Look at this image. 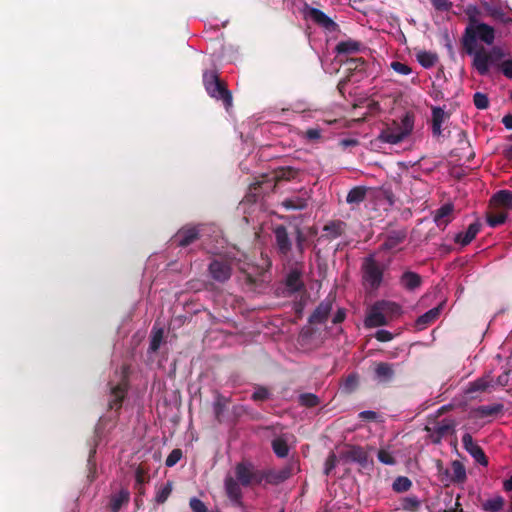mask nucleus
Segmentation results:
<instances>
[{"label":"nucleus","instance_id":"60","mask_svg":"<svg viewBox=\"0 0 512 512\" xmlns=\"http://www.w3.org/2000/svg\"><path fill=\"white\" fill-rule=\"evenodd\" d=\"M431 3L438 11H449L452 8V2L449 0H431Z\"/></svg>","mask_w":512,"mask_h":512},{"label":"nucleus","instance_id":"12","mask_svg":"<svg viewBox=\"0 0 512 512\" xmlns=\"http://www.w3.org/2000/svg\"><path fill=\"white\" fill-rule=\"evenodd\" d=\"M208 271L213 280L225 283L231 278L232 266L226 260L214 259L210 262Z\"/></svg>","mask_w":512,"mask_h":512},{"label":"nucleus","instance_id":"6","mask_svg":"<svg viewBox=\"0 0 512 512\" xmlns=\"http://www.w3.org/2000/svg\"><path fill=\"white\" fill-rule=\"evenodd\" d=\"M282 219L289 220V226H292L293 233L296 237V249L299 253H303L305 250V244L307 242L308 236H315L317 234V230L314 227H302L300 223V219L302 220V215H290L287 217L281 216Z\"/></svg>","mask_w":512,"mask_h":512},{"label":"nucleus","instance_id":"8","mask_svg":"<svg viewBox=\"0 0 512 512\" xmlns=\"http://www.w3.org/2000/svg\"><path fill=\"white\" fill-rule=\"evenodd\" d=\"M202 225L187 224L181 227L171 238L172 244L177 247H187L200 238Z\"/></svg>","mask_w":512,"mask_h":512},{"label":"nucleus","instance_id":"15","mask_svg":"<svg viewBox=\"0 0 512 512\" xmlns=\"http://www.w3.org/2000/svg\"><path fill=\"white\" fill-rule=\"evenodd\" d=\"M462 444L464 449L474 458L477 463L483 466L488 465V458L485 455L484 450L474 442L471 434L465 433L462 436Z\"/></svg>","mask_w":512,"mask_h":512},{"label":"nucleus","instance_id":"36","mask_svg":"<svg viewBox=\"0 0 512 512\" xmlns=\"http://www.w3.org/2000/svg\"><path fill=\"white\" fill-rule=\"evenodd\" d=\"M416 57L420 65L426 69L433 67L438 61L437 54L430 51H420Z\"/></svg>","mask_w":512,"mask_h":512},{"label":"nucleus","instance_id":"63","mask_svg":"<svg viewBox=\"0 0 512 512\" xmlns=\"http://www.w3.org/2000/svg\"><path fill=\"white\" fill-rule=\"evenodd\" d=\"M346 318V311L343 308H339L332 318L333 324L342 323Z\"/></svg>","mask_w":512,"mask_h":512},{"label":"nucleus","instance_id":"26","mask_svg":"<svg viewBox=\"0 0 512 512\" xmlns=\"http://www.w3.org/2000/svg\"><path fill=\"white\" fill-rule=\"evenodd\" d=\"M395 375L394 365L387 362H379L375 367V376L380 382H390Z\"/></svg>","mask_w":512,"mask_h":512},{"label":"nucleus","instance_id":"52","mask_svg":"<svg viewBox=\"0 0 512 512\" xmlns=\"http://www.w3.org/2000/svg\"><path fill=\"white\" fill-rule=\"evenodd\" d=\"M420 506V501L416 496L406 497L402 502V508L404 510L414 511Z\"/></svg>","mask_w":512,"mask_h":512},{"label":"nucleus","instance_id":"49","mask_svg":"<svg viewBox=\"0 0 512 512\" xmlns=\"http://www.w3.org/2000/svg\"><path fill=\"white\" fill-rule=\"evenodd\" d=\"M183 453L182 450L179 448L173 449L170 454L167 456L165 460V465L167 467H173L175 466L182 458Z\"/></svg>","mask_w":512,"mask_h":512},{"label":"nucleus","instance_id":"51","mask_svg":"<svg viewBox=\"0 0 512 512\" xmlns=\"http://www.w3.org/2000/svg\"><path fill=\"white\" fill-rule=\"evenodd\" d=\"M189 506L193 512H209L205 503L197 497H192L189 500Z\"/></svg>","mask_w":512,"mask_h":512},{"label":"nucleus","instance_id":"22","mask_svg":"<svg viewBox=\"0 0 512 512\" xmlns=\"http://www.w3.org/2000/svg\"><path fill=\"white\" fill-rule=\"evenodd\" d=\"M481 227L482 225L479 221L471 223L465 232H460L455 236V243L461 244L462 246L470 244L480 232Z\"/></svg>","mask_w":512,"mask_h":512},{"label":"nucleus","instance_id":"24","mask_svg":"<svg viewBox=\"0 0 512 512\" xmlns=\"http://www.w3.org/2000/svg\"><path fill=\"white\" fill-rule=\"evenodd\" d=\"M379 305L380 310L385 314L388 322L399 317L402 314V308L399 304L388 300L376 301Z\"/></svg>","mask_w":512,"mask_h":512},{"label":"nucleus","instance_id":"46","mask_svg":"<svg viewBox=\"0 0 512 512\" xmlns=\"http://www.w3.org/2000/svg\"><path fill=\"white\" fill-rule=\"evenodd\" d=\"M487 56L489 58L490 65L498 66V64L502 62L505 53L500 47L494 46L490 51H487Z\"/></svg>","mask_w":512,"mask_h":512},{"label":"nucleus","instance_id":"9","mask_svg":"<svg viewBox=\"0 0 512 512\" xmlns=\"http://www.w3.org/2000/svg\"><path fill=\"white\" fill-rule=\"evenodd\" d=\"M289 223V220H287ZM291 226L284 224L275 225L272 229L275 237V247L279 255L287 257L292 251V242L288 229Z\"/></svg>","mask_w":512,"mask_h":512},{"label":"nucleus","instance_id":"37","mask_svg":"<svg viewBox=\"0 0 512 512\" xmlns=\"http://www.w3.org/2000/svg\"><path fill=\"white\" fill-rule=\"evenodd\" d=\"M406 238V231L399 230V231H392L388 234L384 246L387 249H393L396 246H398L400 243H402Z\"/></svg>","mask_w":512,"mask_h":512},{"label":"nucleus","instance_id":"33","mask_svg":"<svg viewBox=\"0 0 512 512\" xmlns=\"http://www.w3.org/2000/svg\"><path fill=\"white\" fill-rule=\"evenodd\" d=\"M228 403H229L228 398L221 395L220 393L216 394L215 401L213 403V412H214L216 420L219 423L222 422L223 414L227 409Z\"/></svg>","mask_w":512,"mask_h":512},{"label":"nucleus","instance_id":"5","mask_svg":"<svg viewBox=\"0 0 512 512\" xmlns=\"http://www.w3.org/2000/svg\"><path fill=\"white\" fill-rule=\"evenodd\" d=\"M383 272V265L376 261L374 256L370 255L364 259L362 263V277L370 288L377 289L380 287L383 280Z\"/></svg>","mask_w":512,"mask_h":512},{"label":"nucleus","instance_id":"62","mask_svg":"<svg viewBox=\"0 0 512 512\" xmlns=\"http://www.w3.org/2000/svg\"><path fill=\"white\" fill-rule=\"evenodd\" d=\"M366 194H347L346 202L349 204H360L364 201Z\"/></svg>","mask_w":512,"mask_h":512},{"label":"nucleus","instance_id":"40","mask_svg":"<svg viewBox=\"0 0 512 512\" xmlns=\"http://www.w3.org/2000/svg\"><path fill=\"white\" fill-rule=\"evenodd\" d=\"M455 422L451 419H444L441 422H438L434 427L435 434H439L440 437H444L448 435L450 432L454 431Z\"/></svg>","mask_w":512,"mask_h":512},{"label":"nucleus","instance_id":"48","mask_svg":"<svg viewBox=\"0 0 512 512\" xmlns=\"http://www.w3.org/2000/svg\"><path fill=\"white\" fill-rule=\"evenodd\" d=\"M473 103L477 109H487L489 107L488 96L484 93L476 92L473 96Z\"/></svg>","mask_w":512,"mask_h":512},{"label":"nucleus","instance_id":"45","mask_svg":"<svg viewBox=\"0 0 512 512\" xmlns=\"http://www.w3.org/2000/svg\"><path fill=\"white\" fill-rule=\"evenodd\" d=\"M282 205L287 210H302V209L306 208L307 200L306 199H302V198H296L295 200L291 199V198H288V199H285L282 202Z\"/></svg>","mask_w":512,"mask_h":512},{"label":"nucleus","instance_id":"25","mask_svg":"<svg viewBox=\"0 0 512 512\" xmlns=\"http://www.w3.org/2000/svg\"><path fill=\"white\" fill-rule=\"evenodd\" d=\"M449 115L443 108L434 106L432 107V133L434 136H440L442 133V124Z\"/></svg>","mask_w":512,"mask_h":512},{"label":"nucleus","instance_id":"21","mask_svg":"<svg viewBox=\"0 0 512 512\" xmlns=\"http://www.w3.org/2000/svg\"><path fill=\"white\" fill-rule=\"evenodd\" d=\"M474 56L473 66L477 70L480 75H486L489 72V58L487 56V51L481 47L480 49L474 48V52L472 54Z\"/></svg>","mask_w":512,"mask_h":512},{"label":"nucleus","instance_id":"31","mask_svg":"<svg viewBox=\"0 0 512 512\" xmlns=\"http://www.w3.org/2000/svg\"><path fill=\"white\" fill-rule=\"evenodd\" d=\"M490 205L493 209L503 208L506 211H512V194H493Z\"/></svg>","mask_w":512,"mask_h":512},{"label":"nucleus","instance_id":"61","mask_svg":"<svg viewBox=\"0 0 512 512\" xmlns=\"http://www.w3.org/2000/svg\"><path fill=\"white\" fill-rule=\"evenodd\" d=\"M374 337L379 342H389L394 338V336L391 332H389L388 330H384V329L378 330L375 333Z\"/></svg>","mask_w":512,"mask_h":512},{"label":"nucleus","instance_id":"11","mask_svg":"<svg viewBox=\"0 0 512 512\" xmlns=\"http://www.w3.org/2000/svg\"><path fill=\"white\" fill-rule=\"evenodd\" d=\"M335 297L329 294L322 300L308 318L311 325L323 324L327 321L332 309Z\"/></svg>","mask_w":512,"mask_h":512},{"label":"nucleus","instance_id":"50","mask_svg":"<svg viewBox=\"0 0 512 512\" xmlns=\"http://www.w3.org/2000/svg\"><path fill=\"white\" fill-rule=\"evenodd\" d=\"M377 457H378V460L385 465L396 464V460L393 457V455L385 449H380L378 451Z\"/></svg>","mask_w":512,"mask_h":512},{"label":"nucleus","instance_id":"53","mask_svg":"<svg viewBox=\"0 0 512 512\" xmlns=\"http://www.w3.org/2000/svg\"><path fill=\"white\" fill-rule=\"evenodd\" d=\"M391 68L398 74L408 75L412 72V69L405 63L399 61H393L391 63Z\"/></svg>","mask_w":512,"mask_h":512},{"label":"nucleus","instance_id":"29","mask_svg":"<svg viewBox=\"0 0 512 512\" xmlns=\"http://www.w3.org/2000/svg\"><path fill=\"white\" fill-rule=\"evenodd\" d=\"M361 46H362L361 42L353 40V39H348L345 41H340L336 45L335 51L337 52L338 55L351 54V53H356V52L360 51Z\"/></svg>","mask_w":512,"mask_h":512},{"label":"nucleus","instance_id":"30","mask_svg":"<svg viewBox=\"0 0 512 512\" xmlns=\"http://www.w3.org/2000/svg\"><path fill=\"white\" fill-rule=\"evenodd\" d=\"M441 306L435 307L424 313L423 315L419 316L416 320V326L419 329H424L428 325L432 324L434 321L437 320V318L440 315Z\"/></svg>","mask_w":512,"mask_h":512},{"label":"nucleus","instance_id":"64","mask_svg":"<svg viewBox=\"0 0 512 512\" xmlns=\"http://www.w3.org/2000/svg\"><path fill=\"white\" fill-rule=\"evenodd\" d=\"M359 418L367 421H374L377 419V413L371 410H365L359 413Z\"/></svg>","mask_w":512,"mask_h":512},{"label":"nucleus","instance_id":"42","mask_svg":"<svg viewBox=\"0 0 512 512\" xmlns=\"http://www.w3.org/2000/svg\"><path fill=\"white\" fill-rule=\"evenodd\" d=\"M173 489V483L168 481L164 486H162L155 495V501L158 504H163L167 501Z\"/></svg>","mask_w":512,"mask_h":512},{"label":"nucleus","instance_id":"35","mask_svg":"<svg viewBox=\"0 0 512 512\" xmlns=\"http://www.w3.org/2000/svg\"><path fill=\"white\" fill-rule=\"evenodd\" d=\"M505 500L502 496H495L482 503V509L487 512H500L504 508Z\"/></svg>","mask_w":512,"mask_h":512},{"label":"nucleus","instance_id":"3","mask_svg":"<svg viewBox=\"0 0 512 512\" xmlns=\"http://www.w3.org/2000/svg\"><path fill=\"white\" fill-rule=\"evenodd\" d=\"M477 39H480L487 45L493 44L495 40V30L486 23H477L476 25H468L462 36V45L465 52L471 55L477 46Z\"/></svg>","mask_w":512,"mask_h":512},{"label":"nucleus","instance_id":"39","mask_svg":"<svg viewBox=\"0 0 512 512\" xmlns=\"http://www.w3.org/2000/svg\"><path fill=\"white\" fill-rule=\"evenodd\" d=\"M466 477L464 465L458 460L453 461L451 481L454 483H462L466 480Z\"/></svg>","mask_w":512,"mask_h":512},{"label":"nucleus","instance_id":"18","mask_svg":"<svg viewBox=\"0 0 512 512\" xmlns=\"http://www.w3.org/2000/svg\"><path fill=\"white\" fill-rule=\"evenodd\" d=\"M309 18L314 21L317 25L325 28L328 31H335L337 24L328 17L323 11L310 7L307 12Z\"/></svg>","mask_w":512,"mask_h":512},{"label":"nucleus","instance_id":"56","mask_svg":"<svg viewBox=\"0 0 512 512\" xmlns=\"http://www.w3.org/2000/svg\"><path fill=\"white\" fill-rule=\"evenodd\" d=\"M498 68L508 79H512V59L503 60L498 64Z\"/></svg>","mask_w":512,"mask_h":512},{"label":"nucleus","instance_id":"23","mask_svg":"<svg viewBox=\"0 0 512 512\" xmlns=\"http://www.w3.org/2000/svg\"><path fill=\"white\" fill-rule=\"evenodd\" d=\"M507 216L506 210L503 208L493 209L489 204L486 212V222L491 228H496L506 222Z\"/></svg>","mask_w":512,"mask_h":512},{"label":"nucleus","instance_id":"44","mask_svg":"<svg viewBox=\"0 0 512 512\" xmlns=\"http://www.w3.org/2000/svg\"><path fill=\"white\" fill-rule=\"evenodd\" d=\"M412 486V482L408 477L398 476L393 482V490L399 493L408 491Z\"/></svg>","mask_w":512,"mask_h":512},{"label":"nucleus","instance_id":"19","mask_svg":"<svg viewBox=\"0 0 512 512\" xmlns=\"http://www.w3.org/2000/svg\"><path fill=\"white\" fill-rule=\"evenodd\" d=\"M455 207L453 203L448 202L443 204L439 209L434 212V222L438 227H446L454 219Z\"/></svg>","mask_w":512,"mask_h":512},{"label":"nucleus","instance_id":"47","mask_svg":"<svg viewBox=\"0 0 512 512\" xmlns=\"http://www.w3.org/2000/svg\"><path fill=\"white\" fill-rule=\"evenodd\" d=\"M149 480L150 476L148 474V470L142 465H139L135 471L136 486H143L145 483H148Z\"/></svg>","mask_w":512,"mask_h":512},{"label":"nucleus","instance_id":"41","mask_svg":"<svg viewBox=\"0 0 512 512\" xmlns=\"http://www.w3.org/2000/svg\"><path fill=\"white\" fill-rule=\"evenodd\" d=\"M320 399L313 393H302L299 395V404L307 408H313L319 405Z\"/></svg>","mask_w":512,"mask_h":512},{"label":"nucleus","instance_id":"57","mask_svg":"<svg viewBox=\"0 0 512 512\" xmlns=\"http://www.w3.org/2000/svg\"><path fill=\"white\" fill-rule=\"evenodd\" d=\"M162 339H163V332H162V330H159L152 336V339H151L150 345H149V350L152 352H156L160 347Z\"/></svg>","mask_w":512,"mask_h":512},{"label":"nucleus","instance_id":"17","mask_svg":"<svg viewBox=\"0 0 512 512\" xmlns=\"http://www.w3.org/2000/svg\"><path fill=\"white\" fill-rule=\"evenodd\" d=\"M490 388H494V380L490 375H485L470 382L465 390V394L469 397V399L473 400L476 399L474 393L485 392Z\"/></svg>","mask_w":512,"mask_h":512},{"label":"nucleus","instance_id":"7","mask_svg":"<svg viewBox=\"0 0 512 512\" xmlns=\"http://www.w3.org/2000/svg\"><path fill=\"white\" fill-rule=\"evenodd\" d=\"M403 123L405 128H401L398 124H395L393 127H388L382 130L378 139L389 144H398L402 142L412 130V125L410 124L407 116L404 118Z\"/></svg>","mask_w":512,"mask_h":512},{"label":"nucleus","instance_id":"32","mask_svg":"<svg viewBox=\"0 0 512 512\" xmlns=\"http://www.w3.org/2000/svg\"><path fill=\"white\" fill-rule=\"evenodd\" d=\"M504 410V405L502 403H495L492 405H482L474 409V413L479 417H489L495 416L497 414L502 413Z\"/></svg>","mask_w":512,"mask_h":512},{"label":"nucleus","instance_id":"13","mask_svg":"<svg viewBox=\"0 0 512 512\" xmlns=\"http://www.w3.org/2000/svg\"><path fill=\"white\" fill-rule=\"evenodd\" d=\"M128 388L129 385L126 378H123L120 383L111 387L110 398L108 401V408L110 410L119 411L121 409L122 403L126 398Z\"/></svg>","mask_w":512,"mask_h":512},{"label":"nucleus","instance_id":"54","mask_svg":"<svg viewBox=\"0 0 512 512\" xmlns=\"http://www.w3.org/2000/svg\"><path fill=\"white\" fill-rule=\"evenodd\" d=\"M465 13L467 14L469 18V25H476L477 22V16L480 14V11L477 6L475 5H469L467 6Z\"/></svg>","mask_w":512,"mask_h":512},{"label":"nucleus","instance_id":"1","mask_svg":"<svg viewBox=\"0 0 512 512\" xmlns=\"http://www.w3.org/2000/svg\"><path fill=\"white\" fill-rule=\"evenodd\" d=\"M262 484V470L251 461H241L234 466V475H227L224 479L225 493L229 500L237 507H243V488Z\"/></svg>","mask_w":512,"mask_h":512},{"label":"nucleus","instance_id":"4","mask_svg":"<svg viewBox=\"0 0 512 512\" xmlns=\"http://www.w3.org/2000/svg\"><path fill=\"white\" fill-rule=\"evenodd\" d=\"M203 85L207 94L217 101H222L226 110L232 106L233 97L226 83L220 79L217 71L206 70L203 73Z\"/></svg>","mask_w":512,"mask_h":512},{"label":"nucleus","instance_id":"16","mask_svg":"<svg viewBox=\"0 0 512 512\" xmlns=\"http://www.w3.org/2000/svg\"><path fill=\"white\" fill-rule=\"evenodd\" d=\"M388 319L385 314L380 310L379 305L375 302L368 310L364 319L365 328H375L387 325Z\"/></svg>","mask_w":512,"mask_h":512},{"label":"nucleus","instance_id":"38","mask_svg":"<svg viewBox=\"0 0 512 512\" xmlns=\"http://www.w3.org/2000/svg\"><path fill=\"white\" fill-rule=\"evenodd\" d=\"M272 449L273 452L276 454L279 458H285L289 454V447L287 444V441L282 437H277L272 440Z\"/></svg>","mask_w":512,"mask_h":512},{"label":"nucleus","instance_id":"59","mask_svg":"<svg viewBox=\"0 0 512 512\" xmlns=\"http://www.w3.org/2000/svg\"><path fill=\"white\" fill-rule=\"evenodd\" d=\"M254 401H265L269 398V391L265 387H258L251 396Z\"/></svg>","mask_w":512,"mask_h":512},{"label":"nucleus","instance_id":"34","mask_svg":"<svg viewBox=\"0 0 512 512\" xmlns=\"http://www.w3.org/2000/svg\"><path fill=\"white\" fill-rule=\"evenodd\" d=\"M129 492L121 490L118 494L112 495L109 502V507L112 512H118L123 504L128 503Z\"/></svg>","mask_w":512,"mask_h":512},{"label":"nucleus","instance_id":"55","mask_svg":"<svg viewBox=\"0 0 512 512\" xmlns=\"http://www.w3.org/2000/svg\"><path fill=\"white\" fill-rule=\"evenodd\" d=\"M337 456L334 452H331L325 461L324 474L329 475L331 471L336 467Z\"/></svg>","mask_w":512,"mask_h":512},{"label":"nucleus","instance_id":"43","mask_svg":"<svg viewBox=\"0 0 512 512\" xmlns=\"http://www.w3.org/2000/svg\"><path fill=\"white\" fill-rule=\"evenodd\" d=\"M345 65L349 72H362L365 70L366 62L363 58H349L346 60Z\"/></svg>","mask_w":512,"mask_h":512},{"label":"nucleus","instance_id":"14","mask_svg":"<svg viewBox=\"0 0 512 512\" xmlns=\"http://www.w3.org/2000/svg\"><path fill=\"white\" fill-rule=\"evenodd\" d=\"M293 464L286 465L280 470H262V483L265 481L267 484L279 485L292 476Z\"/></svg>","mask_w":512,"mask_h":512},{"label":"nucleus","instance_id":"27","mask_svg":"<svg viewBox=\"0 0 512 512\" xmlns=\"http://www.w3.org/2000/svg\"><path fill=\"white\" fill-rule=\"evenodd\" d=\"M301 276V272L297 269H293L288 273L285 285L290 292L295 293L304 289V282Z\"/></svg>","mask_w":512,"mask_h":512},{"label":"nucleus","instance_id":"10","mask_svg":"<svg viewBox=\"0 0 512 512\" xmlns=\"http://www.w3.org/2000/svg\"><path fill=\"white\" fill-rule=\"evenodd\" d=\"M341 458L355 462L363 469H370L373 466V460L369 458L367 451L357 445H350L340 454Z\"/></svg>","mask_w":512,"mask_h":512},{"label":"nucleus","instance_id":"58","mask_svg":"<svg viewBox=\"0 0 512 512\" xmlns=\"http://www.w3.org/2000/svg\"><path fill=\"white\" fill-rule=\"evenodd\" d=\"M358 385V375L357 374H350L347 376L344 382V389L347 392L353 391Z\"/></svg>","mask_w":512,"mask_h":512},{"label":"nucleus","instance_id":"2","mask_svg":"<svg viewBox=\"0 0 512 512\" xmlns=\"http://www.w3.org/2000/svg\"><path fill=\"white\" fill-rule=\"evenodd\" d=\"M298 171L292 167H282L269 173L261 174L255 181L249 184V190H262V192H271L276 188H281L283 182L294 179Z\"/></svg>","mask_w":512,"mask_h":512},{"label":"nucleus","instance_id":"28","mask_svg":"<svg viewBox=\"0 0 512 512\" xmlns=\"http://www.w3.org/2000/svg\"><path fill=\"white\" fill-rule=\"evenodd\" d=\"M421 283V276L412 271H406L400 277V284L409 291H413L420 287Z\"/></svg>","mask_w":512,"mask_h":512},{"label":"nucleus","instance_id":"20","mask_svg":"<svg viewBox=\"0 0 512 512\" xmlns=\"http://www.w3.org/2000/svg\"><path fill=\"white\" fill-rule=\"evenodd\" d=\"M347 224L341 220H332L326 223L323 227L322 237L327 240H334L344 234Z\"/></svg>","mask_w":512,"mask_h":512}]
</instances>
